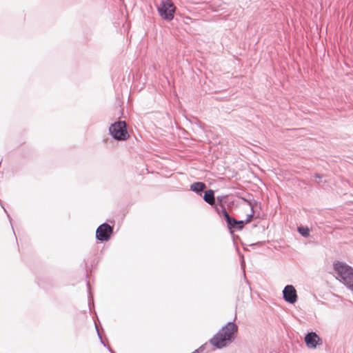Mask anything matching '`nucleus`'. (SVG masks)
Listing matches in <instances>:
<instances>
[{
    "instance_id": "nucleus-14",
    "label": "nucleus",
    "mask_w": 353,
    "mask_h": 353,
    "mask_svg": "<svg viewBox=\"0 0 353 353\" xmlns=\"http://www.w3.org/2000/svg\"><path fill=\"white\" fill-rule=\"evenodd\" d=\"M242 199L250 206L251 210H252V208H254L252 203L250 201H249L246 199H244V198H242Z\"/></svg>"
},
{
    "instance_id": "nucleus-4",
    "label": "nucleus",
    "mask_w": 353,
    "mask_h": 353,
    "mask_svg": "<svg viewBox=\"0 0 353 353\" xmlns=\"http://www.w3.org/2000/svg\"><path fill=\"white\" fill-rule=\"evenodd\" d=\"M175 6L171 0H162L158 7L159 15L164 19L171 21L174 18Z\"/></svg>"
},
{
    "instance_id": "nucleus-15",
    "label": "nucleus",
    "mask_w": 353,
    "mask_h": 353,
    "mask_svg": "<svg viewBox=\"0 0 353 353\" xmlns=\"http://www.w3.org/2000/svg\"><path fill=\"white\" fill-rule=\"evenodd\" d=\"M203 346L200 347L198 350H196L193 353H199L203 350Z\"/></svg>"
},
{
    "instance_id": "nucleus-3",
    "label": "nucleus",
    "mask_w": 353,
    "mask_h": 353,
    "mask_svg": "<svg viewBox=\"0 0 353 353\" xmlns=\"http://www.w3.org/2000/svg\"><path fill=\"white\" fill-rule=\"evenodd\" d=\"M109 131L113 138L118 141H124L129 137L125 121L115 122L110 125Z\"/></svg>"
},
{
    "instance_id": "nucleus-12",
    "label": "nucleus",
    "mask_w": 353,
    "mask_h": 353,
    "mask_svg": "<svg viewBox=\"0 0 353 353\" xmlns=\"http://www.w3.org/2000/svg\"><path fill=\"white\" fill-rule=\"evenodd\" d=\"M299 232L304 237H307L309 234V229L308 228H303V227H299L298 228Z\"/></svg>"
},
{
    "instance_id": "nucleus-6",
    "label": "nucleus",
    "mask_w": 353,
    "mask_h": 353,
    "mask_svg": "<svg viewBox=\"0 0 353 353\" xmlns=\"http://www.w3.org/2000/svg\"><path fill=\"white\" fill-rule=\"evenodd\" d=\"M223 216L225 218L228 228L230 230H241L243 228L245 222H243L242 220L238 221L230 216L226 210H223Z\"/></svg>"
},
{
    "instance_id": "nucleus-9",
    "label": "nucleus",
    "mask_w": 353,
    "mask_h": 353,
    "mask_svg": "<svg viewBox=\"0 0 353 353\" xmlns=\"http://www.w3.org/2000/svg\"><path fill=\"white\" fill-rule=\"evenodd\" d=\"M203 199L206 203L214 208L218 214H221L220 209L216 205L214 192L212 190H208L204 192Z\"/></svg>"
},
{
    "instance_id": "nucleus-8",
    "label": "nucleus",
    "mask_w": 353,
    "mask_h": 353,
    "mask_svg": "<svg viewBox=\"0 0 353 353\" xmlns=\"http://www.w3.org/2000/svg\"><path fill=\"white\" fill-rule=\"evenodd\" d=\"M305 342L309 348H316L322 340L316 332H310L305 336Z\"/></svg>"
},
{
    "instance_id": "nucleus-7",
    "label": "nucleus",
    "mask_w": 353,
    "mask_h": 353,
    "mask_svg": "<svg viewBox=\"0 0 353 353\" xmlns=\"http://www.w3.org/2000/svg\"><path fill=\"white\" fill-rule=\"evenodd\" d=\"M283 299L289 303H294L297 300L296 291L294 286L286 285L283 290Z\"/></svg>"
},
{
    "instance_id": "nucleus-2",
    "label": "nucleus",
    "mask_w": 353,
    "mask_h": 353,
    "mask_svg": "<svg viewBox=\"0 0 353 353\" xmlns=\"http://www.w3.org/2000/svg\"><path fill=\"white\" fill-rule=\"evenodd\" d=\"M337 279L353 292V268L343 262L334 264Z\"/></svg>"
},
{
    "instance_id": "nucleus-1",
    "label": "nucleus",
    "mask_w": 353,
    "mask_h": 353,
    "mask_svg": "<svg viewBox=\"0 0 353 353\" xmlns=\"http://www.w3.org/2000/svg\"><path fill=\"white\" fill-rule=\"evenodd\" d=\"M238 326L233 321L228 322L210 340V343L221 349L231 343L236 338Z\"/></svg>"
},
{
    "instance_id": "nucleus-13",
    "label": "nucleus",
    "mask_w": 353,
    "mask_h": 353,
    "mask_svg": "<svg viewBox=\"0 0 353 353\" xmlns=\"http://www.w3.org/2000/svg\"><path fill=\"white\" fill-rule=\"evenodd\" d=\"M254 213V209L252 208V213L248 216L247 219L245 221H243V222H245V224L251 221L252 219L253 218Z\"/></svg>"
},
{
    "instance_id": "nucleus-5",
    "label": "nucleus",
    "mask_w": 353,
    "mask_h": 353,
    "mask_svg": "<svg viewBox=\"0 0 353 353\" xmlns=\"http://www.w3.org/2000/svg\"><path fill=\"white\" fill-rule=\"evenodd\" d=\"M113 232V228L106 223L100 225L96 230V237L99 241H108Z\"/></svg>"
},
{
    "instance_id": "nucleus-10",
    "label": "nucleus",
    "mask_w": 353,
    "mask_h": 353,
    "mask_svg": "<svg viewBox=\"0 0 353 353\" xmlns=\"http://www.w3.org/2000/svg\"><path fill=\"white\" fill-rule=\"evenodd\" d=\"M206 188L205 183L203 182H194L190 185V190L196 193H201Z\"/></svg>"
},
{
    "instance_id": "nucleus-11",
    "label": "nucleus",
    "mask_w": 353,
    "mask_h": 353,
    "mask_svg": "<svg viewBox=\"0 0 353 353\" xmlns=\"http://www.w3.org/2000/svg\"><path fill=\"white\" fill-rule=\"evenodd\" d=\"M226 196H219L216 197L217 203L216 204L217 207L220 209V216H223V210H226L224 202H225Z\"/></svg>"
},
{
    "instance_id": "nucleus-17",
    "label": "nucleus",
    "mask_w": 353,
    "mask_h": 353,
    "mask_svg": "<svg viewBox=\"0 0 353 353\" xmlns=\"http://www.w3.org/2000/svg\"><path fill=\"white\" fill-rule=\"evenodd\" d=\"M98 334H99V338H100V339H101V336L100 335V334H99V332H98ZM101 342L103 343L102 339H101Z\"/></svg>"
},
{
    "instance_id": "nucleus-16",
    "label": "nucleus",
    "mask_w": 353,
    "mask_h": 353,
    "mask_svg": "<svg viewBox=\"0 0 353 353\" xmlns=\"http://www.w3.org/2000/svg\"><path fill=\"white\" fill-rule=\"evenodd\" d=\"M314 177L315 178H318V179H321L322 177V176L320 175L319 174H314Z\"/></svg>"
}]
</instances>
